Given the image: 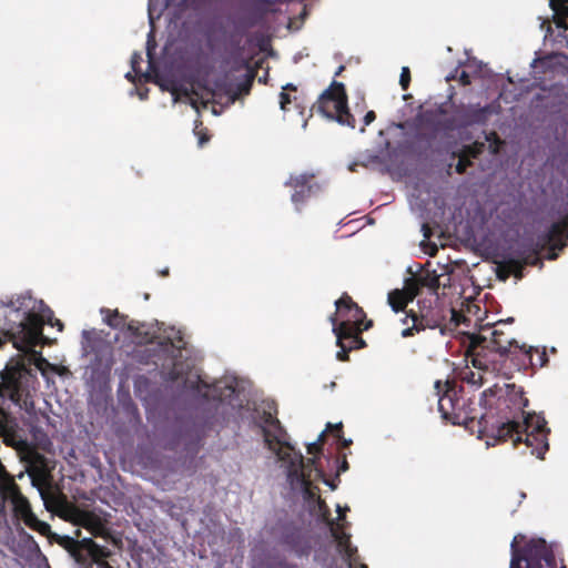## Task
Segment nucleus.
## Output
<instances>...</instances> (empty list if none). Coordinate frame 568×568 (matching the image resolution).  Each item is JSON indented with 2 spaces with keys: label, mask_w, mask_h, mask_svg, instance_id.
<instances>
[{
  "label": "nucleus",
  "mask_w": 568,
  "mask_h": 568,
  "mask_svg": "<svg viewBox=\"0 0 568 568\" xmlns=\"http://www.w3.org/2000/svg\"><path fill=\"white\" fill-rule=\"evenodd\" d=\"M376 119V113L374 111H368L364 116V126L361 129V132L365 131V126L369 125Z\"/></svg>",
  "instance_id": "49530a36"
},
{
  "label": "nucleus",
  "mask_w": 568,
  "mask_h": 568,
  "mask_svg": "<svg viewBox=\"0 0 568 568\" xmlns=\"http://www.w3.org/2000/svg\"><path fill=\"white\" fill-rule=\"evenodd\" d=\"M509 568H557V562L551 547L544 539H531L523 548H518L514 539Z\"/></svg>",
  "instance_id": "39448f33"
},
{
  "label": "nucleus",
  "mask_w": 568,
  "mask_h": 568,
  "mask_svg": "<svg viewBox=\"0 0 568 568\" xmlns=\"http://www.w3.org/2000/svg\"><path fill=\"white\" fill-rule=\"evenodd\" d=\"M142 60L140 53H133L132 58H131V64H132V68L134 71H136V65L140 63V61Z\"/></svg>",
  "instance_id": "603ef678"
},
{
  "label": "nucleus",
  "mask_w": 568,
  "mask_h": 568,
  "mask_svg": "<svg viewBox=\"0 0 568 568\" xmlns=\"http://www.w3.org/2000/svg\"><path fill=\"white\" fill-rule=\"evenodd\" d=\"M317 506L318 510L321 511L323 521H325L328 525L331 531L332 527H341L339 524H336L335 520L331 518V510L326 501L321 497H318Z\"/></svg>",
  "instance_id": "2f4dec72"
},
{
  "label": "nucleus",
  "mask_w": 568,
  "mask_h": 568,
  "mask_svg": "<svg viewBox=\"0 0 568 568\" xmlns=\"http://www.w3.org/2000/svg\"><path fill=\"white\" fill-rule=\"evenodd\" d=\"M419 281V285L422 287H427L433 291L434 294H437V290L439 287V276L436 271H426L417 276Z\"/></svg>",
  "instance_id": "a878e982"
},
{
  "label": "nucleus",
  "mask_w": 568,
  "mask_h": 568,
  "mask_svg": "<svg viewBox=\"0 0 568 568\" xmlns=\"http://www.w3.org/2000/svg\"><path fill=\"white\" fill-rule=\"evenodd\" d=\"M276 415L277 409L273 403L272 405H268V409H263L258 413L257 425L262 430L264 444L267 449L275 454L280 460H287L290 452H285L284 448L292 450L293 447L285 440L287 435L286 430Z\"/></svg>",
  "instance_id": "6e6552de"
},
{
  "label": "nucleus",
  "mask_w": 568,
  "mask_h": 568,
  "mask_svg": "<svg viewBox=\"0 0 568 568\" xmlns=\"http://www.w3.org/2000/svg\"><path fill=\"white\" fill-rule=\"evenodd\" d=\"M51 325H57L60 331L63 328V324L59 320H55V324L51 323Z\"/></svg>",
  "instance_id": "bf43d9fd"
},
{
  "label": "nucleus",
  "mask_w": 568,
  "mask_h": 568,
  "mask_svg": "<svg viewBox=\"0 0 568 568\" xmlns=\"http://www.w3.org/2000/svg\"><path fill=\"white\" fill-rule=\"evenodd\" d=\"M329 321L333 325V333L336 336V344L341 348L336 354V358L341 362H347L349 359V352L366 346V342L362 337V333L365 329L348 328L347 324H337L336 315H331Z\"/></svg>",
  "instance_id": "9b49d317"
},
{
  "label": "nucleus",
  "mask_w": 568,
  "mask_h": 568,
  "mask_svg": "<svg viewBox=\"0 0 568 568\" xmlns=\"http://www.w3.org/2000/svg\"><path fill=\"white\" fill-rule=\"evenodd\" d=\"M387 302L392 310L395 313H398L400 311H405L410 301L407 298L404 291L395 288L388 293Z\"/></svg>",
  "instance_id": "393cba45"
},
{
  "label": "nucleus",
  "mask_w": 568,
  "mask_h": 568,
  "mask_svg": "<svg viewBox=\"0 0 568 568\" xmlns=\"http://www.w3.org/2000/svg\"><path fill=\"white\" fill-rule=\"evenodd\" d=\"M73 521L75 525L88 529L95 537H104L106 535L104 523L92 511L74 508Z\"/></svg>",
  "instance_id": "f3484780"
},
{
  "label": "nucleus",
  "mask_w": 568,
  "mask_h": 568,
  "mask_svg": "<svg viewBox=\"0 0 568 568\" xmlns=\"http://www.w3.org/2000/svg\"><path fill=\"white\" fill-rule=\"evenodd\" d=\"M10 504L12 505L14 515L19 518L32 510L28 498L23 496V494H20Z\"/></svg>",
  "instance_id": "bb28decb"
},
{
  "label": "nucleus",
  "mask_w": 568,
  "mask_h": 568,
  "mask_svg": "<svg viewBox=\"0 0 568 568\" xmlns=\"http://www.w3.org/2000/svg\"><path fill=\"white\" fill-rule=\"evenodd\" d=\"M185 341L181 333L179 332L175 337H163L156 342V354L155 356L159 359L170 361V363L175 366V361L181 356V351L185 347ZM170 379L176 381L178 373L175 367H173L170 373Z\"/></svg>",
  "instance_id": "2eb2a0df"
},
{
  "label": "nucleus",
  "mask_w": 568,
  "mask_h": 568,
  "mask_svg": "<svg viewBox=\"0 0 568 568\" xmlns=\"http://www.w3.org/2000/svg\"><path fill=\"white\" fill-rule=\"evenodd\" d=\"M101 313L104 315L103 320L104 322L114 329H125L129 322H126L128 316L124 314L119 313L118 310H109V308H102Z\"/></svg>",
  "instance_id": "4be33fe9"
},
{
  "label": "nucleus",
  "mask_w": 568,
  "mask_h": 568,
  "mask_svg": "<svg viewBox=\"0 0 568 568\" xmlns=\"http://www.w3.org/2000/svg\"><path fill=\"white\" fill-rule=\"evenodd\" d=\"M487 108H467L457 112L454 118L457 120L458 128H467L473 124H483L487 120Z\"/></svg>",
  "instance_id": "6ab92c4d"
},
{
  "label": "nucleus",
  "mask_w": 568,
  "mask_h": 568,
  "mask_svg": "<svg viewBox=\"0 0 568 568\" xmlns=\"http://www.w3.org/2000/svg\"><path fill=\"white\" fill-rule=\"evenodd\" d=\"M0 376V438L9 447L22 448L27 440L20 434L17 418L8 412L4 404L9 399L27 412L32 409L30 388L36 376L27 367L23 357L8 363Z\"/></svg>",
  "instance_id": "7ed1b4c3"
},
{
  "label": "nucleus",
  "mask_w": 568,
  "mask_h": 568,
  "mask_svg": "<svg viewBox=\"0 0 568 568\" xmlns=\"http://www.w3.org/2000/svg\"><path fill=\"white\" fill-rule=\"evenodd\" d=\"M321 453H322L321 443L314 442V443H311L307 445V454L316 456V455H320Z\"/></svg>",
  "instance_id": "c03bdc74"
},
{
  "label": "nucleus",
  "mask_w": 568,
  "mask_h": 568,
  "mask_svg": "<svg viewBox=\"0 0 568 568\" xmlns=\"http://www.w3.org/2000/svg\"><path fill=\"white\" fill-rule=\"evenodd\" d=\"M417 139L432 143L437 139L440 132H449L457 129V120L454 116H447V111L443 106L436 110H426L416 116Z\"/></svg>",
  "instance_id": "9d476101"
},
{
  "label": "nucleus",
  "mask_w": 568,
  "mask_h": 568,
  "mask_svg": "<svg viewBox=\"0 0 568 568\" xmlns=\"http://www.w3.org/2000/svg\"><path fill=\"white\" fill-rule=\"evenodd\" d=\"M286 186L293 189L291 200L296 206V210H301V205L304 204L311 195L320 189L315 182V175L313 173H302L297 175H291L285 182Z\"/></svg>",
  "instance_id": "4468645a"
},
{
  "label": "nucleus",
  "mask_w": 568,
  "mask_h": 568,
  "mask_svg": "<svg viewBox=\"0 0 568 568\" xmlns=\"http://www.w3.org/2000/svg\"><path fill=\"white\" fill-rule=\"evenodd\" d=\"M106 567H108V568H112V567H110L108 564H106Z\"/></svg>",
  "instance_id": "338daca9"
},
{
  "label": "nucleus",
  "mask_w": 568,
  "mask_h": 568,
  "mask_svg": "<svg viewBox=\"0 0 568 568\" xmlns=\"http://www.w3.org/2000/svg\"><path fill=\"white\" fill-rule=\"evenodd\" d=\"M212 398H213V399H219V400H221V399H222V398H221V395H219V396H217V395H215V394H213V395H212Z\"/></svg>",
  "instance_id": "052dcab7"
},
{
  "label": "nucleus",
  "mask_w": 568,
  "mask_h": 568,
  "mask_svg": "<svg viewBox=\"0 0 568 568\" xmlns=\"http://www.w3.org/2000/svg\"><path fill=\"white\" fill-rule=\"evenodd\" d=\"M58 544L67 549L78 561H83V551L87 552L89 557L93 560L98 561L109 555V551L98 545L91 538H83L78 540L70 536H59L57 539Z\"/></svg>",
  "instance_id": "ddd939ff"
},
{
  "label": "nucleus",
  "mask_w": 568,
  "mask_h": 568,
  "mask_svg": "<svg viewBox=\"0 0 568 568\" xmlns=\"http://www.w3.org/2000/svg\"><path fill=\"white\" fill-rule=\"evenodd\" d=\"M338 439V444L341 446V448H347L352 445V439H346L342 436V438H337Z\"/></svg>",
  "instance_id": "864d4df0"
},
{
  "label": "nucleus",
  "mask_w": 568,
  "mask_h": 568,
  "mask_svg": "<svg viewBox=\"0 0 568 568\" xmlns=\"http://www.w3.org/2000/svg\"><path fill=\"white\" fill-rule=\"evenodd\" d=\"M331 534L337 542L339 552H342L345 560L349 561V568H352V560L354 559V557L357 554V548L352 546L351 536L342 530V526L341 527H332Z\"/></svg>",
  "instance_id": "aec40b11"
},
{
  "label": "nucleus",
  "mask_w": 568,
  "mask_h": 568,
  "mask_svg": "<svg viewBox=\"0 0 568 568\" xmlns=\"http://www.w3.org/2000/svg\"><path fill=\"white\" fill-rule=\"evenodd\" d=\"M433 300H422L417 303V310L410 308L402 318L406 327L400 335L404 338L415 336L426 328L440 327L445 321L444 311L438 305H433Z\"/></svg>",
  "instance_id": "0eeeda50"
},
{
  "label": "nucleus",
  "mask_w": 568,
  "mask_h": 568,
  "mask_svg": "<svg viewBox=\"0 0 568 568\" xmlns=\"http://www.w3.org/2000/svg\"><path fill=\"white\" fill-rule=\"evenodd\" d=\"M325 429L327 432H332L336 438H342V435H343V424L342 423H337V424L327 423Z\"/></svg>",
  "instance_id": "58836bf2"
},
{
  "label": "nucleus",
  "mask_w": 568,
  "mask_h": 568,
  "mask_svg": "<svg viewBox=\"0 0 568 568\" xmlns=\"http://www.w3.org/2000/svg\"><path fill=\"white\" fill-rule=\"evenodd\" d=\"M172 95L175 97V99L179 97V95H183L185 98H191V97H199V92L194 89V88H186V87H183V85H178V84H173L170 89Z\"/></svg>",
  "instance_id": "72a5a7b5"
},
{
  "label": "nucleus",
  "mask_w": 568,
  "mask_h": 568,
  "mask_svg": "<svg viewBox=\"0 0 568 568\" xmlns=\"http://www.w3.org/2000/svg\"><path fill=\"white\" fill-rule=\"evenodd\" d=\"M458 80L463 85H469L471 83L470 75L466 71L460 72Z\"/></svg>",
  "instance_id": "de8ad7c7"
},
{
  "label": "nucleus",
  "mask_w": 568,
  "mask_h": 568,
  "mask_svg": "<svg viewBox=\"0 0 568 568\" xmlns=\"http://www.w3.org/2000/svg\"><path fill=\"white\" fill-rule=\"evenodd\" d=\"M286 462H290V467L287 470V480L292 486L295 485H304L307 480H310L311 475L304 469V458L302 455L298 456V464L296 465L293 460H291V456Z\"/></svg>",
  "instance_id": "412c9836"
},
{
  "label": "nucleus",
  "mask_w": 568,
  "mask_h": 568,
  "mask_svg": "<svg viewBox=\"0 0 568 568\" xmlns=\"http://www.w3.org/2000/svg\"><path fill=\"white\" fill-rule=\"evenodd\" d=\"M199 99H201V104L203 108H206L207 106V103L209 101H204L202 97H196V99H194L193 97L190 98V104L191 106L196 111V112H200V106H199Z\"/></svg>",
  "instance_id": "a18cd8bd"
},
{
  "label": "nucleus",
  "mask_w": 568,
  "mask_h": 568,
  "mask_svg": "<svg viewBox=\"0 0 568 568\" xmlns=\"http://www.w3.org/2000/svg\"><path fill=\"white\" fill-rule=\"evenodd\" d=\"M510 275L511 273H508V267H506V258H504L498 263L497 276L499 280L506 281Z\"/></svg>",
  "instance_id": "4c0bfd02"
},
{
  "label": "nucleus",
  "mask_w": 568,
  "mask_h": 568,
  "mask_svg": "<svg viewBox=\"0 0 568 568\" xmlns=\"http://www.w3.org/2000/svg\"><path fill=\"white\" fill-rule=\"evenodd\" d=\"M410 83V70L408 67H403L400 77H399V84L404 91H406Z\"/></svg>",
  "instance_id": "c9c22d12"
},
{
  "label": "nucleus",
  "mask_w": 568,
  "mask_h": 568,
  "mask_svg": "<svg viewBox=\"0 0 568 568\" xmlns=\"http://www.w3.org/2000/svg\"><path fill=\"white\" fill-rule=\"evenodd\" d=\"M468 153L462 154L456 164V172L458 174H464L468 166L471 165V161L469 160V155L476 156V153L473 152L469 148L467 149Z\"/></svg>",
  "instance_id": "f704fd0d"
},
{
  "label": "nucleus",
  "mask_w": 568,
  "mask_h": 568,
  "mask_svg": "<svg viewBox=\"0 0 568 568\" xmlns=\"http://www.w3.org/2000/svg\"><path fill=\"white\" fill-rule=\"evenodd\" d=\"M359 568H367V566L362 564Z\"/></svg>",
  "instance_id": "69168bd1"
},
{
  "label": "nucleus",
  "mask_w": 568,
  "mask_h": 568,
  "mask_svg": "<svg viewBox=\"0 0 568 568\" xmlns=\"http://www.w3.org/2000/svg\"><path fill=\"white\" fill-rule=\"evenodd\" d=\"M568 241V225L566 222H556L550 225L547 232L538 236L535 247L526 250L517 255L524 264L530 266H542L539 252L548 247L547 258L552 261L558 257L557 251L566 247Z\"/></svg>",
  "instance_id": "20e7f679"
},
{
  "label": "nucleus",
  "mask_w": 568,
  "mask_h": 568,
  "mask_svg": "<svg viewBox=\"0 0 568 568\" xmlns=\"http://www.w3.org/2000/svg\"><path fill=\"white\" fill-rule=\"evenodd\" d=\"M326 429L324 432H322L318 436V439L316 440V443H321V446H323L324 442H325V437H326Z\"/></svg>",
  "instance_id": "6e6d98bb"
},
{
  "label": "nucleus",
  "mask_w": 568,
  "mask_h": 568,
  "mask_svg": "<svg viewBox=\"0 0 568 568\" xmlns=\"http://www.w3.org/2000/svg\"><path fill=\"white\" fill-rule=\"evenodd\" d=\"M316 478L323 480V483L327 485L332 490L336 489L337 487L334 480L326 478L323 469H316Z\"/></svg>",
  "instance_id": "ea45409f"
},
{
  "label": "nucleus",
  "mask_w": 568,
  "mask_h": 568,
  "mask_svg": "<svg viewBox=\"0 0 568 568\" xmlns=\"http://www.w3.org/2000/svg\"><path fill=\"white\" fill-rule=\"evenodd\" d=\"M541 29H545L546 30V34H545V38H548L552 34V27H551V23H550V20L546 19L541 22Z\"/></svg>",
  "instance_id": "09e8293b"
},
{
  "label": "nucleus",
  "mask_w": 568,
  "mask_h": 568,
  "mask_svg": "<svg viewBox=\"0 0 568 568\" xmlns=\"http://www.w3.org/2000/svg\"><path fill=\"white\" fill-rule=\"evenodd\" d=\"M12 476L7 471L4 465L0 462V483L4 481L6 478H11Z\"/></svg>",
  "instance_id": "3c124183"
},
{
  "label": "nucleus",
  "mask_w": 568,
  "mask_h": 568,
  "mask_svg": "<svg viewBox=\"0 0 568 568\" xmlns=\"http://www.w3.org/2000/svg\"><path fill=\"white\" fill-rule=\"evenodd\" d=\"M460 379L471 386L479 387L484 384V376L481 373H476L469 369V367H466L460 373Z\"/></svg>",
  "instance_id": "c85d7f7f"
},
{
  "label": "nucleus",
  "mask_w": 568,
  "mask_h": 568,
  "mask_svg": "<svg viewBox=\"0 0 568 568\" xmlns=\"http://www.w3.org/2000/svg\"><path fill=\"white\" fill-rule=\"evenodd\" d=\"M525 264L521 258L518 257H507L506 258V267H508V273H511L516 278L520 280L524 277V268Z\"/></svg>",
  "instance_id": "c756f323"
},
{
  "label": "nucleus",
  "mask_w": 568,
  "mask_h": 568,
  "mask_svg": "<svg viewBox=\"0 0 568 568\" xmlns=\"http://www.w3.org/2000/svg\"><path fill=\"white\" fill-rule=\"evenodd\" d=\"M287 568H297L296 565H290Z\"/></svg>",
  "instance_id": "0e129e2a"
},
{
  "label": "nucleus",
  "mask_w": 568,
  "mask_h": 568,
  "mask_svg": "<svg viewBox=\"0 0 568 568\" xmlns=\"http://www.w3.org/2000/svg\"><path fill=\"white\" fill-rule=\"evenodd\" d=\"M286 91H296V87L292 83H288L285 87H283V92H286Z\"/></svg>",
  "instance_id": "4d7b16f0"
},
{
  "label": "nucleus",
  "mask_w": 568,
  "mask_h": 568,
  "mask_svg": "<svg viewBox=\"0 0 568 568\" xmlns=\"http://www.w3.org/2000/svg\"><path fill=\"white\" fill-rule=\"evenodd\" d=\"M168 274H169V270L162 271V275H168Z\"/></svg>",
  "instance_id": "e2e57ef3"
},
{
  "label": "nucleus",
  "mask_w": 568,
  "mask_h": 568,
  "mask_svg": "<svg viewBox=\"0 0 568 568\" xmlns=\"http://www.w3.org/2000/svg\"><path fill=\"white\" fill-rule=\"evenodd\" d=\"M348 510V507H345L344 509L338 505L337 506V513H338V520H343L345 518V511Z\"/></svg>",
  "instance_id": "5fc2aeb1"
},
{
  "label": "nucleus",
  "mask_w": 568,
  "mask_h": 568,
  "mask_svg": "<svg viewBox=\"0 0 568 568\" xmlns=\"http://www.w3.org/2000/svg\"><path fill=\"white\" fill-rule=\"evenodd\" d=\"M317 460H318V457L317 456H314L312 458H308L306 462L304 460V469L306 473H308L311 475L312 470L314 469L316 471V469H320L316 464H317Z\"/></svg>",
  "instance_id": "79ce46f5"
},
{
  "label": "nucleus",
  "mask_w": 568,
  "mask_h": 568,
  "mask_svg": "<svg viewBox=\"0 0 568 568\" xmlns=\"http://www.w3.org/2000/svg\"><path fill=\"white\" fill-rule=\"evenodd\" d=\"M438 398V410L443 419L453 425H463L471 433L477 432L479 437H487L488 445H496L511 440L514 447L524 443L530 449V454L544 459L549 449L546 419L537 414L525 415L524 408L528 406V399L521 389L516 390L515 386L504 398L499 397V408H508L513 418L505 416V422L498 425L490 424L486 414L477 417L476 402L465 397L463 389L457 390L455 383L447 381L444 385L440 381L435 382Z\"/></svg>",
  "instance_id": "f257e3e1"
},
{
  "label": "nucleus",
  "mask_w": 568,
  "mask_h": 568,
  "mask_svg": "<svg viewBox=\"0 0 568 568\" xmlns=\"http://www.w3.org/2000/svg\"><path fill=\"white\" fill-rule=\"evenodd\" d=\"M347 469H348V462L346 459V456L343 455L341 464L338 465V468H337V475L336 476L338 477L341 473H344Z\"/></svg>",
  "instance_id": "8fccbe9b"
},
{
  "label": "nucleus",
  "mask_w": 568,
  "mask_h": 568,
  "mask_svg": "<svg viewBox=\"0 0 568 568\" xmlns=\"http://www.w3.org/2000/svg\"><path fill=\"white\" fill-rule=\"evenodd\" d=\"M422 285H419V281L416 277H409L405 281V286L402 291L405 292L407 298L413 302V300L419 294V290Z\"/></svg>",
  "instance_id": "7c9ffc66"
},
{
  "label": "nucleus",
  "mask_w": 568,
  "mask_h": 568,
  "mask_svg": "<svg viewBox=\"0 0 568 568\" xmlns=\"http://www.w3.org/2000/svg\"><path fill=\"white\" fill-rule=\"evenodd\" d=\"M43 325L44 322L40 315L29 312L19 324L18 332H7L6 335L17 349L36 357L37 352L33 351V347L43 338Z\"/></svg>",
  "instance_id": "1a4fd4ad"
},
{
  "label": "nucleus",
  "mask_w": 568,
  "mask_h": 568,
  "mask_svg": "<svg viewBox=\"0 0 568 568\" xmlns=\"http://www.w3.org/2000/svg\"><path fill=\"white\" fill-rule=\"evenodd\" d=\"M345 67L344 65H339L337 71L335 72V77H338L342 74V72L344 71Z\"/></svg>",
  "instance_id": "13d9d810"
},
{
  "label": "nucleus",
  "mask_w": 568,
  "mask_h": 568,
  "mask_svg": "<svg viewBox=\"0 0 568 568\" xmlns=\"http://www.w3.org/2000/svg\"><path fill=\"white\" fill-rule=\"evenodd\" d=\"M80 535H81V531H80L79 529H77V530H75V536H77V537H80Z\"/></svg>",
  "instance_id": "680f3d73"
},
{
  "label": "nucleus",
  "mask_w": 568,
  "mask_h": 568,
  "mask_svg": "<svg viewBox=\"0 0 568 568\" xmlns=\"http://www.w3.org/2000/svg\"><path fill=\"white\" fill-rule=\"evenodd\" d=\"M291 102H292V99H291L290 93L282 91L280 94L281 109L284 111L288 110V104H291Z\"/></svg>",
  "instance_id": "37998d69"
},
{
  "label": "nucleus",
  "mask_w": 568,
  "mask_h": 568,
  "mask_svg": "<svg viewBox=\"0 0 568 568\" xmlns=\"http://www.w3.org/2000/svg\"><path fill=\"white\" fill-rule=\"evenodd\" d=\"M21 493L19 485L14 481V478H6L4 481L0 483V498L2 501H12Z\"/></svg>",
  "instance_id": "b1692460"
},
{
  "label": "nucleus",
  "mask_w": 568,
  "mask_h": 568,
  "mask_svg": "<svg viewBox=\"0 0 568 568\" xmlns=\"http://www.w3.org/2000/svg\"><path fill=\"white\" fill-rule=\"evenodd\" d=\"M504 327L506 323L499 322L487 331L488 334L469 335L465 358L478 371L509 378L531 362L525 353V344L519 345Z\"/></svg>",
  "instance_id": "f03ea898"
},
{
  "label": "nucleus",
  "mask_w": 568,
  "mask_h": 568,
  "mask_svg": "<svg viewBox=\"0 0 568 568\" xmlns=\"http://www.w3.org/2000/svg\"><path fill=\"white\" fill-rule=\"evenodd\" d=\"M20 518L32 530L34 529L36 525L40 521V519L33 514L32 510H30L28 514L21 516Z\"/></svg>",
  "instance_id": "e433bc0d"
},
{
  "label": "nucleus",
  "mask_w": 568,
  "mask_h": 568,
  "mask_svg": "<svg viewBox=\"0 0 568 568\" xmlns=\"http://www.w3.org/2000/svg\"><path fill=\"white\" fill-rule=\"evenodd\" d=\"M255 73L253 70H247V72L244 75V79L236 85L235 91H229V93H233V100L242 93H248L254 80Z\"/></svg>",
  "instance_id": "cd10ccee"
},
{
  "label": "nucleus",
  "mask_w": 568,
  "mask_h": 568,
  "mask_svg": "<svg viewBox=\"0 0 568 568\" xmlns=\"http://www.w3.org/2000/svg\"><path fill=\"white\" fill-rule=\"evenodd\" d=\"M337 324H348V328L368 329L373 326V322L366 318V313L358 306L356 302L347 294L343 295L335 302Z\"/></svg>",
  "instance_id": "f8f14e48"
},
{
  "label": "nucleus",
  "mask_w": 568,
  "mask_h": 568,
  "mask_svg": "<svg viewBox=\"0 0 568 568\" xmlns=\"http://www.w3.org/2000/svg\"><path fill=\"white\" fill-rule=\"evenodd\" d=\"M347 94L342 82L333 81L317 100V111L325 118L355 129L356 120L349 112Z\"/></svg>",
  "instance_id": "423d86ee"
},
{
  "label": "nucleus",
  "mask_w": 568,
  "mask_h": 568,
  "mask_svg": "<svg viewBox=\"0 0 568 568\" xmlns=\"http://www.w3.org/2000/svg\"><path fill=\"white\" fill-rule=\"evenodd\" d=\"M33 530L38 531V532H39V534H41L42 536H49V535H50V532H51V527H50V525H49L48 523L40 520V521L36 525V527H34V529H33Z\"/></svg>",
  "instance_id": "a19ab883"
},
{
  "label": "nucleus",
  "mask_w": 568,
  "mask_h": 568,
  "mask_svg": "<svg viewBox=\"0 0 568 568\" xmlns=\"http://www.w3.org/2000/svg\"><path fill=\"white\" fill-rule=\"evenodd\" d=\"M525 353L529 357V361L531 363L527 364L521 369H527L529 367H544L548 363V356L545 349H539L537 347L529 346L527 347L525 345Z\"/></svg>",
  "instance_id": "5701e85b"
},
{
  "label": "nucleus",
  "mask_w": 568,
  "mask_h": 568,
  "mask_svg": "<svg viewBox=\"0 0 568 568\" xmlns=\"http://www.w3.org/2000/svg\"><path fill=\"white\" fill-rule=\"evenodd\" d=\"M303 489L304 498L308 501H318V491L320 488L312 484V480H307L304 485L301 486Z\"/></svg>",
  "instance_id": "473e14b6"
},
{
  "label": "nucleus",
  "mask_w": 568,
  "mask_h": 568,
  "mask_svg": "<svg viewBox=\"0 0 568 568\" xmlns=\"http://www.w3.org/2000/svg\"><path fill=\"white\" fill-rule=\"evenodd\" d=\"M552 10V21L558 29H562L555 39L557 42L566 43L568 48V0H549Z\"/></svg>",
  "instance_id": "dca6fc26"
},
{
  "label": "nucleus",
  "mask_w": 568,
  "mask_h": 568,
  "mask_svg": "<svg viewBox=\"0 0 568 568\" xmlns=\"http://www.w3.org/2000/svg\"><path fill=\"white\" fill-rule=\"evenodd\" d=\"M126 333L132 343L136 345L154 344L155 335L146 323L130 321L126 325Z\"/></svg>",
  "instance_id": "a211bd4d"
}]
</instances>
